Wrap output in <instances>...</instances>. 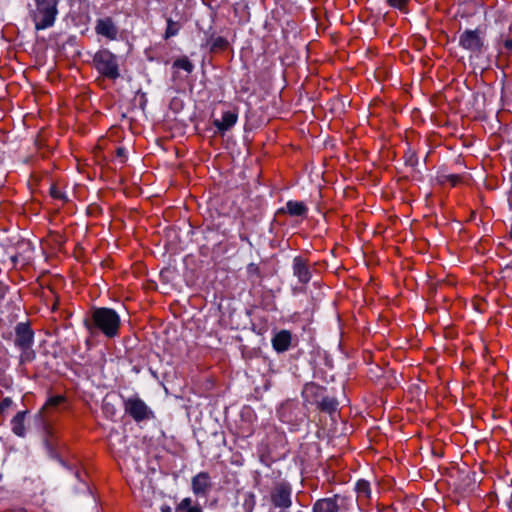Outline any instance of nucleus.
I'll use <instances>...</instances> for the list:
<instances>
[{
  "instance_id": "nucleus-9",
  "label": "nucleus",
  "mask_w": 512,
  "mask_h": 512,
  "mask_svg": "<svg viewBox=\"0 0 512 512\" xmlns=\"http://www.w3.org/2000/svg\"><path fill=\"white\" fill-rule=\"evenodd\" d=\"M123 405L125 413L136 422H142L154 418L153 411L138 396L125 399Z\"/></svg>"
},
{
  "instance_id": "nucleus-38",
  "label": "nucleus",
  "mask_w": 512,
  "mask_h": 512,
  "mask_svg": "<svg viewBox=\"0 0 512 512\" xmlns=\"http://www.w3.org/2000/svg\"><path fill=\"white\" fill-rule=\"evenodd\" d=\"M14 512H26V510L23 508H19V509L15 510Z\"/></svg>"
},
{
  "instance_id": "nucleus-24",
  "label": "nucleus",
  "mask_w": 512,
  "mask_h": 512,
  "mask_svg": "<svg viewBox=\"0 0 512 512\" xmlns=\"http://www.w3.org/2000/svg\"><path fill=\"white\" fill-rule=\"evenodd\" d=\"M255 506H256V497H255L254 493H252V492L246 493L244 496L243 504H242L244 512H253L255 509Z\"/></svg>"
},
{
  "instance_id": "nucleus-25",
  "label": "nucleus",
  "mask_w": 512,
  "mask_h": 512,
  "mask_svg": "<svg viewBox=\"0 0 512 512\" xmlns=\"http://www.w3.org/2000/svg\"><path fill=\"white\" fill-rule=\"evenodd\" d=\"M411 0H386L387 4L402 13H408V4Z\"/></svg>"
},
{
  "instance_id": "nucleus-17",
  "label": "nucleus",
  "mask_w": 512,
  "mask_h": 512,
  "mask_svg": "<svg viewBox=\"0 0 512 512\" xmlns=\"http://www.w3.org/2000/svg\"><path fill=\"white\" fill-rule=\"evenodd\" d=\"M26 414H27V411H20L11 420V429H12L13 433L19 437L25 436L24 420H25Z\"/></svg>"
},
{
  "instance_id": "nucleus-36",
  "label": "nucleus",
  "mask_w": 512,
  "mask_h": 512,
  "mask_svg": "<svg viewBox=\"0 0 512 512\" xmlns=\"http://www.w3.org/2000/svg\"><path fill=\"white\" fill-rule=\"evenodd\" d=\"M186 512H203L202 508L199 505L192 506Z\"/></svg>"
},
{
  "instance_id": "nucleus-21",
  "label": "nucleus",
  "mask_w": 512,
  "mask_h": 512,
  "mask_svg": "<svg viewBox=\"0 0 512 512\" xmlns=\"http://www.w3.org/2000/svg\"><path fill=\"white\" fill-rule=\"evenodd\" d=\"M228 46H229L228 40L222 36L211 38V40H210L211 52L224 51L228 48Z\"/></svg>"
},
{
  "instance_id": "nucleus-28",
  "label": "nucleus",
  "mask_w": 512,
  "mask_h": 512,
  "mask_svg": "<svg viewBox=\"0 0 512 512\" xmlns=\"http://www.w3.org/2000/svg\"><path fill=\"white\" fill-rule=\"evenodd\" d=\"M192 499L191 498H184L178 505V510L180 511H187L189 508L192 507Z\"/></svg>"
},
{
  "instance_id": "nucleus-8",
  "label": "nucleus",
  "mask_w": 512,
  "mask_h": 512,
  "mask_svg": "<svg viewBox=\"0 0 512 512\" xmlns=\"http://www.w3.org/2000/svg\"><path fill=\"white\" fill-rule=\"evenodd\" d=\"M459 45L475 55H480L484 51V31L480 28L466 29L459 36Z\"/></svg>"
},
{
  "instance_id": "nucleus-12",
  "label": "nucleus",
  "mask_w": 512,
  "mask_h": 512,
  "mask_svg": "<svg viewBox=\"0 0 512 512\" xmlns=\"http://www.w3.org/2000/svg\"><path fill=\"white\" fill-rule=\"evenodd\" d=\"M95 32L109 40H115L118 35V28L111 17H105L97 20Z\"/></svg>"
},
{
  "instance_id": "nucleus-35",
  "label": "nucleus",
  "mask_w": 512,
  "mask_h": 512,
  "mask_svg": "<svg viewBox=\"0 0 512 512\" xmlns=\"http://www.w3.org/2000/svg\"><path fill=\"white\" fill-rule=\"evenodd\" d=\"M20 260V254L13 255L11 257V262L13 263V266H16Z\"/></svg>"
},
{
  "instance_id": "nucleus-33",
  "label": "nucleus",
  "mask_w": 512,
  "mask_h": 512,
  "mask_svg": "<svg viewBox=\"0 0 512 512\" xmlns=\"http://www.w3.org/2000/svg\"><path fill=\"white\" fill-rule=\"evenodd\" d=\"M6 307L8 309H11L12 312H14L15 310L19 311L20 310V307H18L13 300H9L6 304Z\"/></svg>"
},
{
  "instance_id": "nucleus-2",
  "label": "nucleus",
  "mask_w": 512,
  "mask_h": 512,
  "mask_svg": "<svg viewBox=\"0 0 512 512\" xmlns=\"http://www.w3.org/2000/svg\"><path fill=\"white\" fill-rule=\"evenodd\" d=\"M60 0H28V16L35 30H45L52 27L58 16Z\"/></svg>"
},
{
  "instance_id": "nucleus-19",
  "label": "nucleus",
  "mask_w": 512,
  "mask_h": 512,
  "mask_svg": "<svg viewBox=\"0 0 512 512\" xmlns=\"http://www.w3.org/2000/svg\"><path fill=\"white\" fill-rule=\"evenodd\" d=\"M247 275L251 283L261 282L263 278L259 265L255 263L248 264Z\"/></svg>"
},
{
  "instance_id": "nucleus-3",
  "label": "nucleus",
  "mask_w": 512,
  "mask_h": 512,
  "mask_svg": "<svg viewBox=\"0 0 512 512\" xmlns=\"http://www.w3.org/2000/svg\"><path fill=\"white\" fill-rule=\"evenodd\" d=\"M305 404L316 406L321 412L332 414L337 410L338 401L326 393V388L315 382L306 383L302 390Z\"/></svg>"
},
{
  "instance_id": "nucleus-20",
  "label": "nucleus",
  "mask_w": 512,
  "mask_h": 512,
  "mask_svg": "<svg viewBox=\"0 0 512 512\" xmlns=\"http://www.w3.org/2000/svg\"><path fill=\"white\" fill-rule=\"evenodd\" d=\"M356 492L358 498L369 499L371 494L370 483L364 479H360L356 483Z\"/></svg>"
},
{
  "instance_id": "nucleus-29",
  "label": "nucleus",
  "mask_w": 512,
  "mask_h": 512,
  "mask_svg": "<svg viewBox=\"0 0 512 512\" xmlns=\"http://www.w3.org/2000/svg\"><path fill=\"white\" fill-rule=\"evenodd\" d=\"M12 400L8 397L4 398L1 402H0V413L1 414H4L6 412L7 409L10 408V406L12 405Z\"/></svg>"
},
{
  "instance_id": "nucleus-5",
  "label": "nucleus",
  "mask_w": 512,
  "mask_h": 512,
  "mask_svg": "<svg viewBox=\"0 0 512 512\" xmlns=\"http://www.w3.org/2000/svg\"><path fill=\"white\" fill-rule=\"evenodd\" d=\"M42 427H43V432H44V440L43 441H44V445L46 447V450H47L49 456L53 459H57L67 469L74 471L75 477L78 480L83 481V478H82L83 473L79 469V461L74 460L72 463H67L59 457L58 438L55 435L53 427L43 417H42Z\"/></svg>"
},
{
  "instance_id": "nucleus-34",
  "label": "nucleus",
  "mask_w": 512,
  "mask_h": 512,
  "mask_svg": "<svg viewBox=\"0 0 512 512\" xmlns=\"http://www.w3.org/2000/svg\"><path fill=\"white\" fill-rule=\"evenodd\" d=\"M504 47L509 50V51H512V39H507L505 40L504 42Z\"/></svg>"
},
{
  "instance_id": "nucleus-16",
  "label": "nucleus",
  "mask_w": 512,
  "mask_h": 512,
  "mask_svg": "<svg viewBox=\"0 0 512 512\" xmlns=\"http://www.w3.org/2000/svg\"><path fill=\"white\" fill-rule=\"evenodd\" d=\"M278 213H287L290 216L307 217L308 207L304 202L290 200L286 203L285 208L278 210Z\"/></svg>"
},
{
  "instance_id": "nucleus-7",
  "label": "nucleus",
  "mask_w": 512,
  "mask_h": 512,
  "mask_svg": "<svg viewBox=\"0 0 512 512\" xmlns=\"http://www.w3.org/2000/svg\"><path fill=\"white\" fill-rule=\"evenodd\" d=\"M269 501L272 508L288 512L293 503L291 484L286 480L275 482L269 492Z\"/></svg>"
},
{
  "instance_id": "nucleus-6",
  "label": "nucleus",
  "mask_w": 512,
  "mask_h": 512,
  "mask_svg": "<svg viewBox=\"0 0 512 512\" xmlns=\"http://www.w3.org/2000/svg\"><path fill=\"white\" fill-rule=\"evenodd\" d=\"M93 65L102 76L109 80H116L120 77L118 58L106 48L95 53Z\"/></svg>"
},
{
  "instance_id": "nucleus-11",
  "label": "nucleus",
  "mask_w": 512,
  "mask_h": 512,
  "mask_svg": "<svg viewBox=\"0 0 512 512\" xmlns=\"http://www.w3.org/2000/svg\"><path fill=\"white\" fill-rule=\"evenodd\" d=\"M192 490L197 496H206L211 488V478L208 472H200L192 478Z\"/></svg>"
},
{
  "instance_id": "nucleus-15",
  "label": "nucleus",
  "mask_w": 512,
  "mask_h": 512,
  "mask_svg": "<svg viewBox=\"0 0 512 512\" xmlns=\"http://www.w3.org/2000/svg\"><path fill=\"white\" fill-rule=\"evenodd\" d=\"M338 495H334L333 497L322 498L313 504L312 511L313 512H339V504H338Z\"/></svg>"
},
{
  "instance_id": "nucleus-18",
  "label": "nucleus",
  "mask_w": 512,
  "mask_h": 512,
  "mask_svg": "<svg viewBox=\"0 0 512 512\" xmlns=\"http://www.w3.org/2000/svg\"><path fill=\"white\" fill-rule=\"evenodd\" d=\"M66 401L65 396L63 395H55L51 396L43 406L42 410L40 411V415L42 416V413L48 412L52 409L57 408L59 405L63 404Z\"/></svg>"
},
{
  "instance_id": "nucleus-22",
  "label": "nucleus",
  "mask_w": 512,
  "mask_h": 512,
  "mask_svg": "<svg viewBox=\"0 0 512 512\" xmlns=\"http://www.w3.org/2000/svg\"><path fill=\"white\" fill-rule=\"evenodd\" d=\"M173 68L182 69L190 74L194 70V65L187 56H182L174 61Z\"/></svg>"
},
{
  "instance_id": "nucleus-10",
  "label": "nucleus",
  "mask_w": 512,
  "mask_h": 512,
  "mask_svg": "<svg viewBox=\"0 0 512 512\" xmlns=\"http://www.w3.org/2000/svg\"><path fill=\"white\" fill-rule=\"evenodd\" d=\"M293 274L297 277L299 283L307 284L312 277L309 261L302 256L293 259Z\"/></svg>"
},
{
  "instance_id": "nucleus-14",
  "label": "nucleus",
  "mask_w": 512,
  "mask_h": 512,
  "mask_svg": "<svg viewBox=\"0 0 512 512\" xmlns=\"http://www.w3.org/2000/svg\"><path fill=\"white\" fill-rule=\"evenodd\" d=\"M271 342L276 352H286L291 346L292 334L288 330H281L273 336Z\"/></svg>"
},
{
  "instance_id": "nucleus-27",
  "label": "nucleus",
  "mask_w": 512,
  "mask_h": 512,
  "mask_svg": "<svg viewBox=\"0 0 512 512\" xmlns=\"http://www.w3.org/2000/svg\"><path fill=\"white\" fill-rule=\"evenodd\" d=\"M50 195L57 200H65V195L57 185L50 187Z\"/></svg>"
},
{
  "instance_id": "nucleus-13",
  "label": "nucleus",
  "mask_w": 512,
  "mask_h": 512,
  "mask_svg": "<svg viewBox=\"0 0 512 512\" xmlns=\"http://www.w3.org/2000/svg\"><path fill=\"white\" fill-rule=\"evenodd\" d=\"M238 120V112L236 109L224 111L221 119H214L213 125L220 134H224L230 130Z\"/></svg>"
},
{
  "instance_id": "nucleus-37",
  "label": "nucleus",
  "mask_w": 512,
  "mask_h": 512,
  "mask_svg": "<svg viewBox=\"0 0 512 512\" xmlns=\"http://www.w3.org/2000/svg\"><path fill=\"white\" fill-rule=\"evenodd\" d=\"M162 512H172L171 508L168 506L162 507Z\"/></svg>"
},
{
  "instance_id": "nucleus-26",
  "label": "nucleus",
  "mask_w": 512,
  "mask_h": 512,
  "mask_svg": "<svg viewBox=\"0 0 512 512\" xmlns=\"http://www.w3.org/2000/svg\"><path fill=\"white\" fill-rule=\"evenodd\" d=\"M460 180V176L456 174L444 175L441 177V183L449 182L452 186H456Z\"/></svg>"
},
{
  "instance_id": "nucleus-31",
  "label": "nucleus",
  "mask_w": 512,
  "mask_h": 512,
  "mask_svg": "<svg viewBox=\"0 0 512 512\" xmlns=\"http://www.w3.org/2000/svg\"><path fill=\"white\" fill-rule=\"evenodd\" d=\"M418 160H417V157L414 153H410L409 155L406 156V160H405V163L410 165V166H415L417 164Z\"/></svg>"
},
{
  "instance_id": "nucleus-32",
  "label": "nucleus",
  "mask_w": 512,
  "mask_h": 512,
  "mask_svg": "<svg viewBox=\"0 0 512 512\" xmlns=\"http://www.w3.org/2000/svg\"><path fill=\"white\" fill-rule=\"evenodd\" d=\"M116 156L121 158V162L125 161V149L123 147H118L116 149Z\"/></svg>"
},
{
  "instance_id": "nucleus-4",
  "label": "nucleus",
  "mask_w": 512,
  "mask_h": 512,
  "mask_svg": "<svg viewBox=\"0 0 512 512\" xmlns=\"http://www.w3.org/2000/svg\"><path fill=\"white\" fill-rule=\"evenodd\" d=\"M14 345L20 350V364L31 363L36 358L33 349L34 331L29 322H19L15 326Z\"/></svg>"
},
{
  "instance_id": "nucleus-23",
  "label": "nucleus",
  "mask_w": 512,
  "mask_h": 512,
  "mask_svg": "<svg viewBox=\"0 0 512 512\" xmlns=\"http://www.w3.org/2000/svg\"><path fill=\"white\" fill-rule=\"evenodd\" d=\"M182 25L178 21H173L171 18H167V28L164 34L165 39H169L176 36L180 31Z\"/></svg>"
},
{
  "instance_id": "nucleus-39",
  "label": "nucleus",
  "mask_w": 512,
  "mask_h": 512,
  "mask_svg": "<svg viewBox=\"0 0 512 512\" xmlns=\"http://www.w3.org/2000/svg\"><path fill=\"white\" fill-rule=\"evenodd\" d=\"M510 238L512 239V224H511V229H510Z\"/></svg>"
},
{
  "instance_id": "nucleus-30",
  "label": "nucleus",
  "mask_w": 512,
  "mask_h": 512,
  "mask_svg": "<svg viewBox=\"0 0 512 512\" xmlns=\"http://www.w3.org/2000/svg\"><path fill=\"white\" fill-rule=\"evenodd\" d=\"M10 287L3 281H0V303L5 299Z\"/></svg>"
},
{
  "instance_id": "nucleus-1",
  "label": "nucleus",
  "mask_w": 512,
  "mask_h": 512,
  "mask_svg": "<svg viewBox=\"0 0 512 512\" xmlns=\"http://www.w3.org/2000/svg\"><path fill=\"white\" fill-rule=\"evenodd\" d=\"M84 326L92 336L101 333L112 339L119 335L121 320L112 308L94 307L90 311V316L85 318Z\"/></svg>"
}]
</instances>
